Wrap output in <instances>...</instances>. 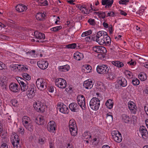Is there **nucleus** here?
Listing matches in <instances>:
<instances>
[{
	"instance_id": "obj_1",
	"label": "nucleus",
	"mask_w": 148,
	"mask_h": 148,
	"mask_svg": "<svg viewBox=\"0 0 148 148\" xmlns=\"http://www.w3.org/2000/svg\"><path fill=\"white\" fill-rule=\"evenodd\" d=\"M22 122L23 126L28 130L32 131L33 127L32 124L31 119L27 116H24L22 119Z\"/></svg>"
},
{
	"instance_id": "obj_2",
	"label": "nucleus",
	"mask_w": 148,
	"mask_h": 148,
	"mask_svg": "<svg viewBox=\"0 0 148 148\" xmlns=\"http://www.w3.org/2000/svg\"><path fill=\"white\" fill-rule=\"evenodd\" d=\"M36 85L38 88L40 90H43L47 87V81L46 79L42 78H39L37 79Z\"/></svg>"
},
{
	"instance_id": "obj_3",
	"label": "nucleus",
	"mask_w": 148,
	"mask_h": 148,
	"mask_svg": "<svg viewBox=\"0 0 148 148\" xmlns=\"http://www.w3.org/2000/svg\"><path fill=\"white\" fill-rule=\"evenodd\" d=\"M90 106L91 108L94 110H97L99 108L100 101L99 99L96 97H93L90 102Z\"/></svg>"
},
{
	"instance_id": "obj_4",
	"label": "nucleus",
	"mask_w": 148,
	"mask_h": 148,
	"mask_svg": "<svg viewBox=\"0 0 148 148\" xmlns=\"http://www.w3.org/2000/svg\"><path fill=\"white\" fill-rule=\"evenodd\" d=\"M96 70L99 74L104 75L108 73L109 68L106 65L100 64L97 66Z\"/></svg>"
},
{
	"instance_id": "obj_5",
	"label": "nucleus",
	"mask_w": 148,
	"mask_h": 148,
	"mask_svg": "<svg viewBox=\"0 0 148 148\" xmlns=\"http://www.w3.org/2000/svg\"><path fill=\"white\" fill-rule=\"evenodd\" d=\"M35 88V85L34 84H32L29 86V87L26 92V95L29 98L31 99L35 95L36 92Z\"/></svg>"
},
{
	"instance_id": "obj_6",
	"label": "nucleus",
	"mask_w": 148,
	"mask_h": 148,
	"mask_svg": "<svg viewBox=\"0 0 148 148\" xmlns=\"http://www.w3.org/2000/svg\"><path fill=\"white\" fill-rule=\"evenodd\" d=\"M34 109L38 112H43L45 111V106L41 102L38 101L33 104Z\"/></svg>"
},
{
	"instance_id": "obj_7",
	"label": "nucleus",
	"mask_w": 148,
	"mask_h": 148,
	"mask_svg": "<svg viewBox=\"0 0 148 148\" xmlns=\"http://www.w3.org/2000/svg\"><path fill=\"white\" fill-rule=\"evenodd\" d=\"M77 101L79 106L82 110L86 109L85 99L84 96L80 95L77 97Z\"/></svg>"
},
{
	"instance_id": "obj_8",
	"label": "nucleus",
	"mask_w": 148,
	"mask_h": 148,
	"mask_svg": "<svg viewBox=\"0 0 148 148\" xmlns=\"http://www.w3.org/2000/svg\"><path fill=\"white\" fill-rule=\"evenodd\" d=\"M56 85L60 88L63 89L65 88L66 85V81L63 78L56 79L55 81Z\"/></svg>"
},
{
	"instance_id": "obj_9",
	"label": "nucleus",
	"mask_w": 148,
	"mask_h": 148,
	"mask_svg": "<svg viewBox=\"0 0 148 148\" xmlns=\"http://www.w3.org/2000/svg\"><path fill=\"white\" fill-rule=\"evenodd\" d=\"M56 125L53 121H51L48 123L47 129L48 131L51 133H55L56 130Z\"/></svg>"
},
{
	"instance_id": "obj_10",
	"label": "nucleus",
	"mask_w": 148,
	"mask_h": 148,
	"mask_svg": "<svg viewBox=\"0 0 148 148\" xmlns=\"http://www.w3.org/2000/svg\"><path fill=\"white\" fill-rule=\"evenodd\" d=\"M92 50L94 51L100 53H106L107 52L106 48L101 46H95L93 47Z\"/></svg>"
},
{
	"instance_id": "obj_11",
	"label": "nucleus",
	"mask_w": 148,
	"mask_h": 148,
	"mask_svg": "<svg viewBox=\"0 0 148 148\" xmlns=\"http://www.w3.org/2000/svg\"><path fill=\"white\" fill-rule=\"evenodd\" d=\"M57 109L60 112L65 114H68L69 111L67 107L62 103L58 105Z\"/></svg>"
},
{
	"instance_id": "obj_12",
	"label": "nucleus",
	"mask_w": 148,
	"mask_h": 148,
	"mask_svg": "<svg viewBox=\"0 0 148 148\" xmlns=\"http://www.w3.org/2000/svg\"><path fill=\"white\" fill-rule=\"evenodd\" d=\"M38 67L41 69L44 70L47 68L48 66V62L43 60H39L37 63Z\"/></svg>"
},
{
	"instance_id": "obj_13",
	"label": "nucleus",
	"mask_w": 148,
	"mask_h": 148,
	"mask_svg": "<svg viewBox=\"0 0 148 148\" xmlns=\"http://www.w3.org/2000/svg\"><path fill=\"white\" fill-rule=\"evenodd\" d=\"M139 132L143 138L146 139L148 136V133L145 127L141 126L139 128Z\"/></svg>"
},
{
	"instance_id": "obj_14",
	"label": "nucleus",
	"mask_w": 148,
	"mask_h": 148,
	"mask_svg": "<svg viewBox=\"0 0 148 148\" xmlns=\"http://www.w3.org/2000/svg\"><path fill=\"white\" fill-rule=\"evenodd\" d=\"M128 108L132 114H136L137 112L136 107L133 101H130L128 103Z\"/></svg>"
},
{
	"instance_id": "obj_15",
	"label": "nucleus",
	"mask_w": 148,
	"mask_h": 148,
	"mask_svg": "<svg viewBox=\"0 0 148 148\" xmlns=\"http://www.w3.org/2000/svg\"><path fill=\"white\" fill-rule=\"evenodd\" d=\"M113 1V0H102V5H105V7L106 8H109L111 7Z\"/></svg>"
},
{
	"instance_id": "obj_16",
	"label": "nucleus",
	"mask_w": 148,
	"mask_h": 148,
	"mask_svg": "<svg viewBox=\"0 0 148 148\" xmlns=\"http://www.w3.org/2000/svg\"><path fill=\"white\" fill-rule=\"evenodd\" d=\"M93 84L91 79H88L85 81L83 83V86L86 89H90L93 86Z\"/></svg>"
},
{
	"instance_id": "obj_17",
	"label": "nucleus",
	"mask_w": 148,
	"mask_h": 148,
	"mask_svg": "<svg viewBox=\"0 0 148 148\" xmlns=\"http://www.w3.org/2000/svg\"><path fill=\"white\" fill-rule=\"evenodd\" d=\"M9 88L10 90L13 92H17L20 90L18 84L15 83H11L10 85Z\"/></svg>"
},
{
	"instance_id": "obj_18",
	"label": "nucleus",
	"mask_w": 148,
	"mask_h": 148,
	"mask_svg": "<svg viewBox=\"0 0 148 148\" xmlns=\"http://www.w3.org/2000/svg\"><path fill=\"white\" fill-rule=\"evenodd\" d=\"M77 7L78 8L82 13L84 14H87L90 12V10L88 9V7L86 6L85 5H82L79 4L77 6Z\"/></svg>"
},
{
	"instance_id": "obj_19",
	"label": "nucleus",
	"mask_w": 148,
	"mask_h": 148,
	"mask_svg": "<svg viewBox=\"0 0 148 148\" xmlns=\"http://www.w3.org/2000/svg\"><path fill=\"white\" fill-rule=\"evenodd\" d=\"M10 67L11 69L14 71H16L18 70L19 71L22 70L23 69H24L23 68V65L18 64H15L11 65Z\"/></svg>"
},
{
	"instance_id": "obj_20",
	"label": "nucleus",
	"mask_w": 148,
	"mask_h": 148,
	"mask_svg": "<svg viewBox=\"0 0 148 148\" xmlns=\"http://www.w3.org/2000/svg\"><path fill=\"white\" fill-rule=\"evenodd\" d=\"M35 122L38 125H42L44 124L45 122L44 117L42 115H38L35 119Z\"/></svg>"
},
{
	"instance_id": "obj_21",
	"label": "nucleus",
	"mask_w": 148,
	"mask_h": 148,
	"mask_svg": "<svg viewBox=\"0 0 148 148\" xmlns=\"http://www.w3.org/2000/svg\"><path fill=\"white\" fill-rule=\"evenodd\" d=\"M118 83L119 85L123 87H125L127 85V80L122 77H120L118 78Z\"/></svg>"
},
{
	"instance_id": "obj_22",
	"label": "nucleus",
	"mask_w": 148,
	"mask_h": 148,
	"mask_svg": "<svg viewBox=\"0 0 148 148\" xmlns=\"http://www.w3.org/2000/svg\"><path fill=\"white\" fill-rule=\"evenodd\" d=\"M70 110L73 112H77L78 111L79 107L77 104L75 103H72L69 106Z\"/></svg>"
},
{
	"instance_id": "obj_23",
	"label": "nucleus",
	"mask_w": 148,
	"mask_h": 148,
	"mask_svg": "<svg viewBox=\"0 0 148 148\" xmlns=\"http://www.w3.org/2000/svg\"><path fill=\"white\" fill-rule=\"evenodd\" d=\"M16 10L19 12L25 11L27 10V8L24 5L19 4L16 7Z\"/></svg>"
},
{
	"instance_id": "obj_24",
	"label": "nucleus",
	"mask_w": 148,
	"mask_h": 148,
	"mask_svg": "<svg viewBox=\"0 0 148 148\" xmlns=\"http://www.w3.org/2000/svg\"><path fill=\"white\" fill-rule=\"evenodd\" d=\"M21 91L22 92L27 91L29 87L27 82L25 81L23 82H21L20 84Z\"/></svg>"
},
{
	"instance_id": "obj_25",
	"label": "nucleus",
	"mask_w": 148,
	"mask_h": 148,
	"mask_svg": "<svg viewBox=\"0 0 148 148\" xmlns=\"http://www.w3.org/2000/svg\"><path fill=\"white\" fill-rule=\"evenodd\" d=\"M107 33L103 31H99L98 32L96 36V41L99 39L104 37L106 35H107Z\"/></svg>"
},
{
	"instance_id": "obj_26",
	"label": "nucleus",
	"mask_w": 148,
	"mask_h": 148,
	"mask_svg": "<svg viewBox=\"0 0 148 148\" xmlns=\"http://www.w3.org/2000/svg\"><path fill=\"white\" fill-rule=\"evenodd\" d=\"M34 35L36 38L39 40H43L45 38V36L44 34L39 32L38 31L34 32Z\"/></svg>"
},
{
	"instance_id": "obj_27",
	"label": "nucleus",
	"mask_w": 148,
	"mask_h": 148,
	"mask_svg": "<svg viewBox=\"0 0 148 148\" xmlns=\"http://www.w3.org/2000/svg\"><path fill=\"white\" fill-rule=\"evenodd\" d=\"M69 129L70 133L72 136H75L77 135V127H69Z\"/></svg>"
},
{
	"instance_id": "obj_28",
	"label": "nucleus",
	"mask_w": 148,
	"mask_h": 148,
	"mask_svg": "<svg viewBox=\"0 0 148 148\" xmlns=\"http://www.w3.org/2000/svg\"><path fill=\"white\" fill-rule=\"evenodd\" d=\"M70 66L68 65L59 66L58 69L60 72H66L68 71L70 69Z\"/></svg>"
},
{
	"instance_id": "obj_29",
	"label": "nucleus",
	"mask_w": 148,
	"mask_h": 148,
	"mask_svg": "<svg viewBox=\"0 0 148 148\" xmlns=\"http://www.w3.org/2000/svg\"><path fill=\"white\" fill-rule=\"evenodd\" d=\"M74 58L77 60H80L83 58V54L78 52H76L74 54Z\"/></svg>"
},
{
	"instance_id": "obj_30",
	"label": "nucleus",
	"mask_w": 148,
	"mask_h": 148,
	"mask_svg": "<svg viewBox=\"0 0 148 148\" xmlns=\"http://www.w3.org/2000/svg\"><path fill=\"white\" fill-rule=\"evenodd\" d=\"M45 15L42 12L37 13L36 16V19L39 21H42L45 19Z\"/></svg>"
},
{
	"instance_id": "obj_31",
	"label": "nucleus",
	"mask_w": 148,
	"mask_h": 148,
	"mask_svg": "<svg viewBox=\"0 0 148 148\" xmlns=\"http://www.w3.org/2000/svg\"><path fill=\"white\" fill-rule=\"evenodd\" d=\"M11 139L12 143L13 142H17V140H18V141H19V137L18 135L15 133H12Z\"/></svg>"
},
{
	"instance_id": "obj_32",
	"label": "nucleus",
	"mask_w": 148,
	"mask_h": 148,
	"mask_svg": "<svg viewBox=\"0 0 148 148\" xmlns=\"http://www.w3.org/2000/svg\"><path fill=\"white\" fill-rule=\"evenodd\" d=\"M105 40L104 42L103 45H106L109 46L111 44V39L110 37L108 36L107 34L106 35L104 36Z\"/></svg>"
},
{
	"instance_id": "obj_33",
	"label": "nucleus",
	"mask_w": 148,
	"mask_h": 148,
	"mask_svg": "<svg viewBox=\"0 0 148 148\" xmlns=\"http://www.w3.org/2000/svg\"><path fill=\"white\" fill-rule=\"evenodd\" d=\"M113 100L112 99H109L106 101L105 105L107 108L111 109L113 108Z\"/></svg>"
},
{
	"instance_id": "obj_34",
	"label": "nucleus",
	"mask_w": 148,
	"mask_h": 148,
	"mask_svg": "<svg viewBox=\"0 0 148 148\" xmlns=\"http://www.w3.org/2000/svg\"><path fill=\"white\" fill-rule=\"evenodd\" d=\"M112 64L118 68H121L123 67L124 66L123 63L119 61H112Z\"/></svg>"
},
{
	"instance_id": "obj_35",
	"label": "nucleus",
	"mask_w": 148,
	"mask_h": 148,
	"mask_svg": "<svg viewBox=\"0 0 148 148\" xmlns=\"http://www.w3.org/2000/svg\"><path fill=\"white\" fill-rule=\"evenodd\" d=\"M36 1L38 3V5L40 6H46L48 5L46 0H36Z\"/></svg>"
},
{
	"instance_id": "obj_36",
	"label": "nucleus",
	"mask_w": 148,
	"mask_h": 148,
	"mask_svg": "<svg viewBox=\"0 0 148 148\" xmlns=\"http://www.w3.org/2000/svg\"><path fill=\"white\" fill-rule=\"evenodd\" d=\"M83 68L86 73H89L91 71L92 68L89 65H85L83 66Z\"/></svg>"
},
{
	"instance_id": "obj_37",
	"label": "nucleus",
	"mask_w": 148,
	"mask_h": 148,
	"mask_svg": "<svg viewBox=\"0 0 148 148\" xmlns=\"http://www.w3.org/2000/svg\"><path fill=\"white\" fill-rule=\"evenodd\" d=\"M139 79L142 81H145L147 79L146 74L143 72H141L138 75Z\"/></svg>"
},
{
	"instance_id": "obj_38",
	"label": "nucleus",
	"mask_w": 148,
	"mask_h": 148,
	"mask_svg": "<svg viewBox=\"0 0 148 148\" xmlns=\"http://www.w3.org/2000/svg\"><path fill=\"white\" fill-rule=\"evenodd\" d=\"M115 78V75L114 71H111L109 73L107 77V79L110 80H112Z\"/></svg>"
},
{
	"instance_id": "obj_39",
	"label": "nucleus",
	"mask_w": 148,
	"mask_h": 148,
	"mask_svg": "<svg viewBox=\"0 0 148 148\" xmlns=\"http://www.w3.org/2000/svg\"><path fill=\"white\" fill-rule=\"evenodd\" d=\"M82 138L84 139H89L91 137L90 133L89 132H85L83 134Z\"/></svg>"
},
{
	"instance_id": "obj_40",
	"label": "nucleus",
	"mask_w": 148,
	"mask_h": 148,
	"mask_svg": "<svg viewBox=\"0 0 148 148\" xmlns=\"http://www.w3.org/2000/svg\"><path fill=\"white\" fill-rule=\"evenodd\" d=\"M6 77L3 76L1 77L0 79V84L1 86H5L6 83Z\"/></svg>"
},
{
	"instance_id": "obj_41",
	"label": "nucleus",
	"mask_w": 148,
	"mask_h": 148,
	"mask_svg": "<svg viewBox=\"0 0 148 148\" xmlns=\"http://www.w3.org/2000/svg\"><path fill=\"white\" fill-rule=\"evenodd\" d=\"M113 138L116 142L117 143H120L122 141V138L121 134L120 133L116 136L114 137V138Z\"/></svg>"
},
{
	"instance_id": "obj_42",
	"label": "nucleus",
	"mask_w": 148,
	"mask_h": 148,
	"mask_svg": "<svg viewBox=\"0 0 148 148\" xmlns=\"http://www.w3.org/2000/svg\"><path fill=\"white\" fill-rule=\"evenodd\" d=\"M123 121L125 123H128L130 121V118L129 116L123 114L122 116Z\"/></svg>"
},
{
	"instance_id": "obj_43",
	"label": "nucleus",
	"mask_w": 148,
	"mask_h": 148,
	"mask_svg": "<svg viewBox=\"0 0 148 148\" xmlns=\"http://www.w3.org/2000/svg\"><path fill=\"white\" fill-rule=\"evenodd\" d=\"M69 127H77L76 122L74 119H71L69 122Z\"/></svg>"
},
{
	"instance_id": "obj_44",
	"label": "nucleus",
	"mask_w": 148,
	"mask_h": 148,
	"mask_svg": "<svg viewBox=\"0 0 148 148\" xmlns=\"http://www.w3.org/2000/svg\"><path fill=\"white\" fill-rule=\"evenodd\" d=\"M92 33V31L91 29H89L88 31L83 32L82 35V37H84L91 34Z\"/></svg>"
},
{
	"instance_id": "obj_45",
	"label": "nucleus",
	"mask_w": 148,
	"mask_h": 148,
	"mask_svg": "<svg viewBox=\"0 0 148 148\" xmlns=\"http://www.w3.org/2000/svg\"><path fill=\"white\" fill-rule=\"evenodd\" d=\"M76 44L75 43H72L66 45V48L68 49H74L76 47Z\"/></svg>"
},
{
	"instance_id": "obj_46",
	"label": "nucleus",
	"mask_w": 148,
	"mask_h": 148,
	"mask_svg": "<svg viewBox=\"0 0 148 148\" xmlns=\"http://www.w3.org/2000/svg\"><path fill=\"white\" fill-rule=\"evenodd\" d=\"M12 143L14 148H21V146L19 145V141H18V140H17V142H13Z\"/></svg>"
},
{
	"instance_id": "obj_47",
	"label": "nucleus",
	"mask_w": 148,
	"mask_h": 148,
	"mask_svg": "<svg viewBox=\"0 0 148 148\" xmlns=\"http://www.w3.org/2000/svg\"><path fill=\"white\" fill-rule=\"evenodd\" d=\"M62 28L61 25L57 26L56 27H52L50 29V30L52 31L57 32L61 29Z\"/></svg>"
},
{
	"instance_id": "obj_48",
	"label": "nucleus",
	"mask_w": 148,
	"mask_h": 148,
	"mask_svg": "<svg viewBox=\"0 0 148 148\" xmlns=\"http://www.w3.org/2000/svg\"><path fill=\"white\" fill-rule=\"evenodd\" d=\"M23 77L25 79L29 80L31 79V76L28 74L24 73L22 74Z\"/></svg>"
},
{
	"instance_id": "obj_49",
	"label": "nucleus",
	"mask_w": 148,
	"mask_h": 148,
	"mask_svg": "<svg viewBox=\"0 0 148 148\" xmlns=\"http://www.w3.org/2000/svg\"><path fill=\"white\" fill-rule=\"evenodd\" d=\"M132 83L134 86L138 85L140 84V81L138 79L134 78L132 80Z\"/></svg>"
},
{
	"instance_id": "obj_50",
	"label": "nucleus",
	"mask_w": 148,
	"mask_h": 148,
	"mask_svg": "<svg viewBox=\"0 0 148 148\" xmlns=\"http://www.w3.org/2000/svg\"><path fill=\"white\" fill-rule=\"evenodd\" d=\"M102 12L101 11L100 12V14L99 15V18H101L103 19L105 17H107V15L106 14V12Z\"/></svg>"
},
{
	"instance_id": "obj_51",
	"label": "nucleus",
	"mask_w": 148,
	"mask_h": 148,
	"mask_svg": "<svg viewBox=\"0 0 148 148\" xmlns=\"http://www.w3.org/2000/svg\"><path fill=\"white\" fill-rule=\"evenodd\" d=\"M105 40V37H103L101 38L100 39H99V40H97L96 41L97 42H98L99 45H103V44L104 43V40Z\"/></svg>"
},
{
	"instance_id": "obj_52",
	"label": "nucleus",
	"mask_w": 148,
	"mask_h": 148,
	"mask_svg": "<svg viewBox=\"0 0 148 148\" xmlns=\"http://www.w3.org/2000/svg\"><path fill=\"white\" fill-rule=\"evenodd\" d=\"M116 13L113 11H109L108 12L107 17H114L116 16Z\"/></svg>"
},
{
	"instance_id": "obj_53",
	"label": "nucleus",
	"mask_w": 148,
	"mask_h": 148,
	"mask_svg": "<svg viewBox=\"0 0 148 148\" xmlns=\"http://www.w3.org/2000/svg\"><path fill=\"white\" fill-rule=\"evenodd\" d=\"M88 22L91 25H94L95 24V20L94 19H89Z\"/></svg>"
},
{
	"instance_id": "obj_54",
	"label": "nucleus",
	"mask_w": 148,
	"mask_h": 148,
	"mask_svg": "<svg viewBox=\"0 0 148 148\" xmlns=\"http://www.w3.org/2000/svg\"><path fill=\"white\" fill-rule=\"evenodd\" d=\"M120 133L117 131H113L112 132L111 134L113 138H114V137L116 136Z\"/></svg>"
},
{
	"instance_id": "obj_55",
	"label": "nucleus",
	"mask_w": 148,
	"mask_h": 148,
	"mask_svg": "<svg viewBox=\"0 0 148 148\" xmlns=\"http://www.w3.org/2000/svg\"><path fill=\"white\" fill-rule=\"evenodd\" d=\"M92 36L91 35H90L87 36L85 38V40L88 42H91L93 40Z\"/></svg>"
},
{
	"instance_id": "obj_56",
	"label": "nucleus",
	"mask_w": 148,
	"mask_h": 148,
	"mask_svg": "<svg viewBox=\"0 0 148 148\" xmlns=\"http://www.w3.org/2000/svg\"><path fill=\"white\" fill-rule=\"evenodd\" d=\"M126 75L127 77L129 78L132 77L133 75L132 73L130 71H127L126 73Z\"/></svg>"
},
{
	"instance_id": "obj_57",
	"label": "nucleus",
	"mask_w": 148,
	"mask_h": 148,
	"mask_svg": "<svg viewBox=\"0 0 148 148\" xmlns=\"http://www.w3.org/2000/svg\"><path fill=\"white\" fill-rule=\"evenodd\" d=\"M11 102L13 106H17L18 101L16 100L15 99H12L11 101Z\"/></svg>"
},
{
	"instance_id": "obj_58",
	"label": "nucleus",
	"mask_w": 148,
	"mask_h": 148,
	"mask_svg": "<svg viewBox=\"0 0 148 148\" xmlns=\"http://www.w3.org/2000/svg\"><path fill=\"white\" fill-rule=\"evenodd\" d=\"M39 143L41 144H43L45 143V139L44 138H40L39 139Z\"/></svg>"
},
{
	"instance_id": "obj_59",
	"label": "nucleus",
	"mask_w": 148,
	"mask_h": 148,
	"mask_svg": "<svg viewBox=\"0 0 148 148\" xmlns=\"http://www.w3.org/2000/svg\"><path fill=\"white\" fill-rule=\"evenodd\" d=\"M18 131L19 133L21 134H23L24 133V129L23 127H19L18 130Z\"/></svg>"
},
{
	"instance_id": "obj_60",
	"label": "nucleus",
	"mask_w": 148,
	"mask_h": 148,
	"mask_svg": "<svg viewBox=\"0 0 148 148\" xmlns=\"http://www.w3.org/2000/svg\"><path fill=\"white\" fill-rule=\"evenodd\" d=\"M108 28L109 33L111 34H112L114 31L113 29V27L112 26V25H110L109 26Z\"/></svg>"
},
{
	"instance_id": "obj_61",
	"label": "nucleus",
	"mask_w": 148,
	"mask_h": 148,
	"mask_svg": "<svg viewBox=\"0 0 148 148\" xmlns=\"http://www.w3.org/2000/svg\"><path fill=\"white\" fill-rule=\"evenodd\" d=\"M127 64H129L130 66H134L136 64V62L132 60L131 61L128 62Z\"/></svg>"
},
{
	"instance_id": "obj_62",
	"label": "nucleus",
	"mask_w": 148,
	"mask_h": 148,
	"mask_svg": "<svg viewBox=\"0 0 148 148\" xmlns=\"http://www.w3.org/2000/svg\"><path fill=\"white\" fill-rule=\"evenodd\" d=\"M35 50H29L28 52H26V54H27L29 53L31 55H33L35 54Z\"/></svg>"
},
{
	"instance_id": "obj_63",
	"label": "nucleus",
	"mask_w": 148,
	"mask_h": 148,
	"mask_svg": "<svg viewBox=\"0 0 148 148\" xmlns=\"http://www.w3.org/2000/svg\"><path fill=\"white\" fill-rule=\"evenodd\" d=\"M106 118L107 119H109L110 120L112 121L113 119L112 116L110 114H107Z\"/></svg>"
},
{
	"instance_id": "obj_64",
	"label": "nucleus",
	"mask_w": 148,
	"mask_h": 148,
	"mask_svg": "<svg viewBox=\"0 0 148 148\" xmlns=\"http://www.w3.org/2000/svg\"><path fill=\"white\" fill-rule=\"evenodd\" d=\"M144 108L147 114L148 115V105L145 106Z\"/></svg>"
}]
</instances>
